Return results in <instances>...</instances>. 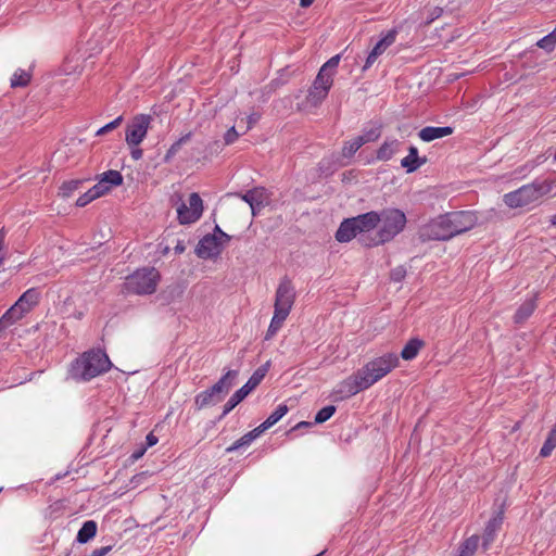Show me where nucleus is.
<instances>
[{"label": "nucleus", "mask_w": 556, "mask_h": 556, "mask_svg": "<svg viewBox=\"0 0 556 556\" xmlns=\"http://www.w3.org/2000/svg\"><path fill=\"white\" fill-rule=\"evenodd\" d=\"M30 80V74L24 70H17L11 78V87H25Z\"/></svg>", "instance_id": "c9c22d12"}, {"label": "nucleus", "mask_w": 556, "mask_h": 556, "mask_svg": "<svg viewBox=\"0 0 556 556\" xmlns=\"http://www.w3.org/2000/svg\"><path fill=\"white\" fill-rule=\"evenodd\" d=\"M536 46L541 49H544L547 52L553 51L556 46V26H555V29L551 34H548V35L544 36L542 39H540L536 42Z\"/></svg>", "instance_id": "4c0bfd02"}, {"label": "nucleus", "mask_w": 556, "mask_h": 556, "mask_svg": "<svg viewBox=\"0 0 556 556\" xmlns=\"http://www.w3.org/2000/svg\"><path fill=\"white\" fill-rule=\"evenodd\" d=\"M424 346L425 342L422 340L413 338L403 348L401 357L405 361H412L418 355L420 349Z\"/></svg>", "instance_id": "5701e85b"}, {"label": "nucleus", "mask_w": 556, "mask_h": 556, "mask_svg": "<svg viewBox=\"0 0 556 556\" xmlns=\"http://www.w3.org/2000/svg\"><path fill=\"white\" fill-rule=\"evenodd\" d=\"M397 31L396 29H390L372 48L369 52L363 71L369 68L377 59L391 46L395 42Z\"/></svg>", "instance_id": "4468645a"}, {"label": "nucleus", "mask_w": 556, "mask_h": 556, "mask_svg": "<svg viewBox=\"0 0 556 556\" xmlns=\"http://www.w3.org/2000/svg\"><path fill=\"white\" fill-rule=\"evenodd\" d=\"M97 522L94 520H88L84 522L83 527L79 529L77 533L76 540L79 543H87L89 540H91L97 534Z\"/></svg>", "instance_id": "393cba45"}, {"label": "nucleus", "mask_w": 556, "mask_h": 556, "mask_svg": "<svg viewBox=\"0 0 556 556\" xmlns=\"http://www.w3.org/2000/svg\"><path fill=\"white\" fill-rule=\"evenodd\" d=\"M89 190H90V195L94 197V199H98L110 191V186H106L101 180H99V182L97 185H94L92 188H90Z\"/></svg>", "instance_id": "37998d69"}, {"label": "nucleus", "mask_w": 556, "mask_h": 556, "mask_svg": "<svg viewBox=\"0 0 556 556\" xmlns=\"http://www.w3.org/2000/svg\"><path fill=\"white\" fill-rule=\"evenodd\" d=\"M108 134L106 130H104V127H101L100 129L97 130L96 135L97 136H103Z\"/></svg>", "instance_id": "0e129e2a"}, {"label": "nucleus", "mask_w": 556, "mask_h": 556, "mask_svg": "<svg viewBox=\"0 0 556 556\" xmlns=\"http://www.w3.org/2000/svg\"><path fill=\"white\" fill-rule=\"evenodd\" d=\"M236 195L250 205L253 216L268 204V194L264 188H254L244 194L236 193Z\"/></svg>", "instance_id": "ddd939ff"}, {"label": "nucleus", "mask_w": 556, "mask_h": 556, "mask_svg": "<svg viewBox=\"0 0 556 556\" xmlns=\"http://www.w3.org/2000/svg\"><path fill=\"white\" fill-rule=\"evenodd\" d=\"M203 202L201 197L193 192L189 195L188 203L181 202L177 207L180 224L195 223L202 215Z\"/></svg>", "instance_id": "6e6552de"}, {"label": "nucleus", "mask_w": 556, "mask_h": 556, "mask_svg": "<svg viewBox=\"0 0 556 556\" xmlns=\"http://www.w3.org/2000/svg\"><path fill=\"white\" fill-rule=\"evenodd\" d=\"M288 410L289 409H288L287 405H285V404L278 405V407L260 426L262 427V429H264V431L269 429L275 424H277L288 413Z\"/></svg>", "instance_id": "cd10ccee"}, {"label": "nucleus", "mask_w": 556, "mask_h": 556, "mask_svg": "<svg viewBox=\"0 0 556 556\" xmlns=\"http://www.w3.org/2000/svg\"><path fill=\"white\" fill-rule=\"evenodd\" d=\"M551 190V181H535L530 185H525L513 192L506 193L504 195V202L511 208L522 207L534 201H538L543 195L547 194Z\"/></svg>", "instance_id": "39448f33"}, {"label": "nucleus", "mask_w": 556, "mask_h": 556, "mask_svg": "<svg viewBox=\"0 0 556 556\" xmlns=\"http://www.w3.org/2000/svg\"><path fill=\"white\" fill-rule=\"evenodd\" d=\"M551 224H552V225H554V226H556V215H553V216L551 217Z\"/></svg>", "instance_id": "338daca9"}, {"label": "nucleus", "mask_w": 556, "mask_h": 556, "mask_svg": "<svg viewBox=\"0 0 556 556\" xmlns=\"http://www.w3.org/2000/svg\"><path fill=\"white\" fill-rule=\"evenodd\" d=\"M379 213L371 211L365 214H361L356 217H352V220L358 232L364 233L375 229L379 224Z\"/></svg>", "instance_id": "dca6fc26"}, {"label": "nucleus", "mask_w": 556, "mask_h": 556, "mask_svg": "<svg viewBox=\"0 0 556 556\" xmlns=\"http://www.w3.org/2000/svg\"><path fill=\"white\" fill-rule=\"evenodd\" d=\"M222 250L223 242L217 241L216 235H206L200 240L197 247V254L199 257L210 258L219 255Z\"/></svg>", "instance_id": "2eb2a0df"}, {"label": "nucleus", "mask_w": 556, "mask_h": 556, "mask_svg": "<svg viewBox=\"0 0 556 556\" xmlns=\"http://www.w3.org/2000/svg\"><path fill=\"white\" fill-rule=\"evenodd\" d=\"M160 280L159 271L153 267H143L126 278L124 283L127 292L135 294H152Z\"/></svg>", "instance_id": "423d86ee"}, {"label": "nucleus", "mask_w": 556, "mask_h": 556, "mask_svg": "<svg viewBox=\"0 0 556 556\" xmlns=\"http://www.w3.org/2000/svg\"><path fill=\"white\" fill-rule=\"evenodd\" d=\"M381 227L370 242H365L364 235L359 238L366 245H378L391 241L403 231L406 225V216L399 208H384L379 213Z\"/></svg>", "instance_id": "f03ea898"}, {"label": "nucleus", "mask_w": 556, "mask_h": 556, "mask_svg": "<svg viewBox=\"0 0 556 556\" xmlns=\"http://www.w3.org/2000/svg\"><path fill=\"white\" fill-rule=\"evenodd\" d=\"M536 303L535 299H530L526 301L521 306L517 309L514 321L515 324H523L535 311Z\"/></svg>", "instance_id": "b1692460"}, {"label": "nucleus", "mask_w": 556, "mask_h": 556, "mask_svg": "<svg viewBox=\"0 0 556 556\" xmlns=\"http://www.w3.org/2000/svg\"><path fill=\"white\" fill-rule=\"evenodd\" d=\"M260 119V115L257 113H252L247 117V126L244 128L240 127L242 132L245 134L248 130H250L255 123Z\"/></svg>", "instance_id": "a18cd8bd"}, {"label": "nucleus", "mask_w": 556, "mask_h": 556, "mask_svg": "<svg viewBox=\"0 0 556 556\" xmlns=\"http://www.w3.org/2000/svg\"><path fill=\"white\" fill-rule=\"evenodd\" d=\"M92 200H96V199H94V197L90 195V190H88L87 192H85L83 195H80L77 199L76 205L79 207H83V206L87 205L89 202H91Z\"/></svg>", "instance_id": "49530a36"}, {"label": "nucleus", "mask_w": 556, "mask_h": 556, "mask_svg": "<svg viewBox=\"0 0 556 556\" xmlns=\"http://www.w3.org/2000/svg\"><path fill=\"white\" fill-rule=\"evenodd\" d=\"M142 153H143V152H142V150H141V149H134V150L131 151V157H132L134 160H140V159L142 157Z\"/></svg>", "instance_id": "4d7b16f0"}, {"label": "nucleus", "mask_w": 556, "mask_h": 556, "mask_svg": "<svg viewBox=\"0 0 556 556\" xmlns=\"http://www.w3.org/2000/svg\"><path fill=\"white\" fill-rule=\"evenodd\" d=\"M240 135L241 134L238 131L236 126L230 127L224 135V144H232L239 138Z\"/></svg>", "instance_id": "c03bdc74"}, {"label": "nucleus", "mask_w": 556, "mask_h": 556, "mask_svg": "<svg viewBox=\"0 0 556 556\" xmlns=\"http://www.w3.org/2000/svg\"><path fill=\"white\" fill-rule=\"evenodd\" d=\"M400 146L399 140L393 139L386 141L377 151V159L379 161H388L397 151Z\"/></svg>", "instance_id": "a878e982"}, {"label": "nucleus", "mask_w": 556, "mask_h": 556, "mask_svg": "<svg viewBox=\"0 0 556 556\" xmlns=\"http://www.w3.org/2000/svg\"><path fill=\"white\" fill-rule=\"evenodd\" d=\"M405 276V269L403 267H396L391 273V278L394 281H401Z\"/></svg>", "instance_id": "09e8293b"}, {"label": "nucleus", "mask_w": 556, "mask_h": 556, "mask_svg": "<svg viewBox=\"0 0 556 556\" xmlns=\"http://www.w3.org/2000/svg\"><path fill=\"white\" fill-rule=\"evenodd\" d=\"M336 413V406L328 405L323 407L315 416V424H323L331 418Z\"/></svg>", "instance_id": "ea45409f"}, {"label": "nucleus", "mask_w": 556, "mask_h": 556, "mask_svg": "<svg viewBox=\"0 0 556 556\" xmlns=\"http://www.w3.org/2000/svg\"><path fill=\"white\" fill-rule=\"evenodd\" d=\"M211 389V392L215 395V397L220 402L226 395L214 384Z\"/></svg>", "instance_id": "8fccbe9b"}, {"label": "nucleus", "mask_w": 556, "mask_h": 556, "mask_svg": "<svg viewBox=\"0 0 556 556\" xmlns=\"http://www.w3.org/2000/svg\"><path fill=\"white\" fill-rule=\"evenodd\" d=\"M332 83L333 78L325 76L324 72L318 73L306 96L307 104L314 108L318 106L326 99Z\"/></svg>", "instance_id": "1a4fd4ad"}, {"label": "nucleus", "mask_w": 556, "mask_h": 556, "mask_svg": "<svg viewBox=\"0 0 556 556\" xmlns=\"http://www.w3.org/2000/svg\"><path fill=\"white\" fill-rule=\"evenodd\" d=\"M479 546V536L468 538L459 547V556H472Z\"/></svg>", "instance_id": "473e14b6"}, {"label": "nucleus", "mask_w": 556, "mask_h": 556, "mask_svg": "<svg viewBox=\"0 0 556 556\" xmlns=\"http://www.w3.org/2000/svg\"><path fill=\"white\" fill-rule=\"evenodd\" d=\"M453 134V128L450 126L445 127H432L428 126L422 128L418 136L422 141L430 142L434 139L443 138Z\"/></svg>", "instance_id": "6ab92c4d"}, {"label": "nucleus", "mask_w": 556, "mask_h": 556, "mask_svg": "<svg viewBox=\"0 0 556 556\" xmlns=\"http://www.w3.org/2000/svg\"><path fill=\"white\" fill-rule=\"evenodd\" d=\"M147 440V445L148 446H153L157 443V438L153 434V433H149L146 438Z\"/></svg>", "instance_id": "864d4df0"}, {"label": "nucleus", "mask_w": 556, "mask_h": 556, "mask_svg": "<svg viewBox=\"0 0 556 556\" xmlns=\"http://www.w3.org/2000/svg\"><path fill=\"white\" fill-rule=\"evenodd\" d=\"M399 364L400 359L396 353H387L371 359L357 371L368 389L396 368Z\"/></svg>", "instance_id": "20e7f679"}, {"label": "nucleus", "mask_w": 556, "mask_h": 556, "mask_svg": "<svg viewBox=\"0 0 556 556\" xmlns=\"http://www.w3.org/2000/svg\"><path fill=\"white\" fill-rule=\"evenodd\" d=\"M238 377V370H228L215 384L226 395Z\"/></svg>", "instance_id": "c85d7f7f"}, {"label": "nucleus", "mask_w": 556, "mask_h": 556, "mask_svg": "<svg viewBox=\"0 0 556 556\" xmlns=\"http://www.w3.org/2000/svg\"><path fill=\"white\" fill-rule=\"evenodd\" d=\"M123 122V116H118L116 117L114 121H112L111 123L104 125V130H106V132H110L112 130H114L115 128H117Z\"/></svg>", "instance_id": "de8ad7c7"}, {"label": "nucleus", "mask_w": 556, "mask_h": 556, "mask_svg": "<svg viewBox=\"0 0 556 556\" xmlns=\"http://www.w3.org/2000/svg\"><path fill=\"white\" fill-rule=\"evenodd\" d=\"M4 238H5V230H4V228H1L0 229V251L3 248Z\"/></svg>", "instance_id": "bf43d9fd"}, {"label": "nucleus", "mask_w": 556, "mask_h": 556, "mask_svg": "<svg viewBox=\"0 0 556 556\" xmlns=\"http://www.w3.org/2000/svg\"><path fill=\"white\" fill-rule=\"evenodd\" d=\"M211 389V392L215 395V397L220 402L226 395L214 384Z\"/></svg>", "instance_id": "3c124183"}, {"label": "nucleus", "mask_w": 556, "mask_h": 556, "mask_svg": "<svg viewBox=\"0 0 556 556\" xmlns=\"http://www.w3.org/2000/svg\"><path fill=\"white\" fill-rule=\"evenodd\" d=\"M81 184L83 180L79 179L65 181L61 187L62 195L68 198Z\"/></svg>", "instance_id": "a19ab883"}, {"label": "nucleus", "mask_w": 556, "mask_h": 556, "mask_svg": "<svg viewBox=\"0 0 556 556\" xmlns=\"http://www.w3.org/2000/svg\"><path fill=\"white\" fill-rule=\"evenodd\" d=\"M503 523V511H500L496 516H494L486 525L483 535H482V547L483 549H488L490 545L493 543L498 530L501 529Z\"/></svg>", "instance_id": "f3484780"}, {"label": "nucleus", "mask_w": 556, "mask_h": 556, "mask_svg": "<svg viewBox=\"0 0 556 556\" xmlns=\"http://www.w3.org/2000/svg\"><path fill=\"white\" fill-rule=\"evenodd\" d=\"M426 163V159H420L418 156V150L416 147L412 146L408 150V155L405 156L402 162H401V165L406 168V172L407 173H413L415 172L416 169H418L422 164Z\"/></svg>", "instance_id": "412c9836"}, {"label": "nucleus", "mask_w": 556, "mask_h": 556, "mask_svg": "<svg viewBox=\"0 0 556 556\" xmlns=\"http://www.w3.org/2000/svg\"><path fill=\"white\" fill-rule=\"evenodd\" d=\"M185 250H186V247H185L184 241L177 240L176 245H175V252L177 254H181L185 252Z\"/></svg>", "instance_id": "5fc2aeb1"}, {"label": "nucleus", "mask_w": 556, "mask_h": 556, "mask_svg": "<svg viewBox=\"0 0 556 556\" xmlns=\"http://www.w3.org/2000/svg\"><path fill=\"white\" fill-rule=\"evenodd\" d=\"M268 363L258 367L253 375L250 377L248 382L237 390L230 399L227 401V403L224 406V412L222 416L227 415L229 412H231L240 402H242L264 379L266 376V372L268 371Z\"/></svg>", "instance_id": "0eeeda50"}, {"label": "nucleus", "mask_w": 556, "mask_h": 556, "mask_svg": "<svg viewBox=\"0 0 556 556\" xmlns=\"http://www.w3.org/2000/svg\"><path fill=\"white\" fill-rule=\"evenodd\" d=\"M40 291L37 288L26 290L15 302V304L23 309L24 314H28L39 304Z\"/></svg>", "instance_id": "a211bd4d"}, {"label": "nucleus", "mask_w": 556, "mask_h": 556, "mask_svg": "<svg viewBox=\"0 0 556 556\" xmlns=\"http://www.w3.org/2000/svg\"><path fill=\"white\" fill-rule=\"evenodd\" d=\"M361 147H363V142L357 137L346 141L342 148V156L346 159L352 157Z\"/></svg>", "instance_id": "e433bc0d"}, {"label": "nucleus", "mask_w": 556, "mask_h": 556, "mask_svg": "<svg viewBox=\"0 0 556 556\" xmlns=\"http://www.w3.org/2000/svg\"><path fill=\"white\" fill-rule=\"evenodd\" d=\"M123 176L122 174L118 172V170H108L103 174H101V178L100 180L106 185V186H110L111 187H114V186H121L123 184Z\"/></svg>", "instance_id": "72a5a7b5"}, {"label": "nucleus", "mask_w": 556, "mask_h": 556, "mask_svg": "<svg viewBox=\"0 0 556 556\" xmlns=\"http://www.w3.org/2000/svg\"><path fill=\"white\" fill-rule=\"evenodd\" d=\"M381 135L379 128H371L368 131L364 132L361 136H357L358 139H362L363 146L368 142L376 141Z\"/></svg>", "instance_id": "79ce46f5"}, {"label": "nucleus", "mask_w": 556, "mask_h": 556, "mask_svg": "<svg viewBox=\"0 0 556 556\" xmlns=\"http://www.w3.org/2000/svg\"><path fill=\"white\" fill-rule=\"evenodd\" d=\"M477 220V216L472 212H450L422 225L418 230V237L422 242L450 240L455 236L472 229Z\"/></svg>", "instance_id": "f257e3e1"}, {"label": "nucleus", "mask_w": 556, "mask_h": 556, "mask_svg": "<svg viewBox=\"0 0 556 556\" xmlns=\"http://www.w3.org/2000/svg\"><path fill=\"white\" fill-rule=\"evenodd\" d=\"M295 292L291 281L283 278L276 291L275 311L289 315L294 303Z\"/></svg>", "instance_id": "9b49d317"}, {"label": "nucleus", "mask_w": 556, "mask_h": 556, "mask_svg": "<svg viewBox=\"0 0 556 556\" xmlns=\"http://www.w3.org/2000/svg\"><path fill=\"white\" fill-rule=\"evenodd\" d=\"M339 62H340V55L337 54L332 58H330L323 66L319 70L318 73H323L324 72V75L325 76H330L331 78L333 77V73H334V70L337 68V66L339 65Z\"/></svg>", "instance_id": "58836bf2"}, {"label": "nucleus", "mask_w": 556, "mask_h": 556, "mask_svg": "<svg viewBox=\"0 0 556 556\" xmlns=\"http://www.w3.org/2000/svg\"><path fill=\"white\" fill-rule=\"evenodd\" d=\"M151 122V116L146 114L132 118L126 130V142L129 146H138L144 139Z\"/></svg>", "instance_id": "9d476101"}, {"label": "nucleus", "mask_w": 556, "mask_h": 556, "mask_svg": "<svg viewBox=\"0 0 556 556\" xmlns=\"http://www.w3.org/2000/svg\"><path fill=\"white\" fill-rule=\"evenodd\" d=\"M311 426H312V424H311V422H308V421H301V422H299V424L293 428V430H295V429H300V428H305V427H311Z\"/></svg>", "instance_id": "052dcab7"}, {"label": "nucleus", "mask_w": 556, "mask_h": 556, "mask_svg": "<svg viewBox=\"0 0 556 556\" xmlns=\"http://www.w3.org/2000/svg\"><path fill=\"white\" fill-rule=\"evenodd\" d=\"M313 2L314 0H300V5L302 8H308Z\"/></svg>", "instance_id": "e2e57ef3"}, {"label": "nucleus", "mask_w": 556, "mask_h": 556, "mask_svg": "<svg viewBox=\"0 0 556 556\" xmlns=\"http://www.w3.org/2000/svg\"><path fill=\"white\" fill-rule=\"evenodd\" d=\"M220 232H223V230L219 228L218 225H216L215 228H214V233L213 235L219 236Z\"/></svg>", "instance_id": "69168bd1"}, {"label": "nucleus", "mask_w": 556, "mask_h": 556, "mask_svg": "<svg viewBox=\"0 0 556 556\" xmlns=\"http://www.w3.org/2000/svg\"><path fill=\"white\" fill-rule=\"evenodd\" d=\"M108 355L101 350H92L84 353L74 366V376L88 381L111 368Z\"/></svg>", "instance_id": "7ed1b4c3"}, {"label": "nucleus", "mask_w": 556, "mask_h": 556, "mask_svg": "<svg viewBox=\"0 0 556 556\" xmlns=\"http://www.w3.org/2000/svg\"><path fill=\"white\" fill-rule=\"evenodd\" d=\"M442 12H443L442 8H440V7L433 8V10L431 11V18H430L429 23L434 21L435 18L440 17Z\"/></svg>", "instance_id": "603ef678"}, {"label": "nucleus", "mask_w": 556, "mask_h": 556, "mask_svg": "<svg viewBox=\"0 0 556 556\" xmlns=\"http://www.w3.org/2000/svg\"><path fill=\"white\" fill-rule=\"evenodd\" d=\"M556 447V422L553 429L551 430L547 439L545 440L541 451L540 455L542 457H547L551 455L552 451Z\"/></svg>", "instance_id": "f704fd0d"}, {"label": "nucleus", "mask_w": 556, "mask_h": 556, "mask_svg": "<svg viewBox=\"0 0 556 556\" xmlns=\"http://www.w3.org/2000/svg\"><path fill=\"white\" fill-rule=\"evenodd\" d=\"M264 432V429H262L261 426L256 427L252 431L244 434L242 438L237 440L229 448L228 451H235L240 448L241 446H245L251 444L258 435H261Z\"/></svg>", "instance_id": "bb28decb"}, {"label": "nucleus", "mask_w": 556, "mask_h": 556, "mask_svg": "<svg viewBox=\"0 0 556 556\" xmlns=\"http://www.w3.org/2000/svg\"><path fill=\"white\" fill-rule=\"evenodd\" d=\"M287 317H288V315H286V314H282L280 312H276V311L274 312V316L271 318L270 325H269L266 336H265L266 340H269L277 333V331L281 328V326Z\"/></svg>", "instance_id": "c756f323"}, {"label": "nucleus", "mask_w": 556, "mask_h": 556, "mask_svg": "<svg viewBox=\"0 0 556 556\" xmlns=\"http://www.w3.org/2000/svg\"><path fill=\"white\" fill-rule=\"evenodd\" d=\"M366 389V383H364L358 371H356L354 375L340 382L337 386L334 393L340 399H348Z\"/></svg>", "instance_id": "f8f14e48"}, {"label": "nucleus", "mask_w": 556, "mask_h": 556, "mask_svg": "<svg viewBox=\"0 0 556 556\" xmlns=\"http://www.w3.org/2000/svg\"><path fill=\"white\" fill-rule=\"evenodd\" d=\"M4 256L0 255V265L3 263Z\"/></svg>", "instance_id": "774afa93"}, {"label": "nucleus", "mask_w": 556, "mask_h": 556, "mask_svg": "<svg viewBox=\"0 0 556 556\" xmlns=\"http://www.w3.org/2000/svg\"><path fill=\"white\" fill-rule=\"evenodd\" d=\"M25 316L22 308H20L15 303L3 314L0 319V327H4L5 329L21 320Z\"/></svg>", "instance_id": "4be33fe9"}, {"label": "nucleus", "mask_w": 556, "mask_h": 556, "mask_svg": "<svg viewBox=\"0 0 556 556\" xmlns=\"http://www.w3.org/2000/svg\"><path fill=\"white\" fill-rule=\"evenodd\" d=\"M191 137H192V132L189 131L186 135H184L182 137H180L177 141H175L170 146V148L167 150L164 161L166 163H168L172 160V157L178 153V151L181 149V147L191 140Z\"/></svg>", "instance_id": "2f4dec72"}, {"label": "nucleus", "mask_w": 556, "mask_h": 556, "mask_svg": "<svg viewBox=\"0 0 556 556\" xmlns=\"http://www.w3.org/2000/svg\"><path fill=\"white\" fill-rule=\"evenodd\" d=\"M219 403L215 395L211 392V389H207L195 397V406L198 409H202L204 407L215 405Z\"/></svg>", "instance_id": "7c9ffc66"}, {"label": "nucleus", "mask_w": 556, "mask_h": 556, "mask_svg": "<svg viewBox=\"0 0 556 556\" xmlns=\"http://www.w3.org/2000/svg\"><path fill=\"white\" fill-rule=\"evenodd\" d=\"M358 230L352 218L344 219L336 232V239L339 242H349L358 235Z\"/></svg>", "instance_id": "aec40b11"}, {"label": "nucleus", "mask_w": 556, "mask_h": 556, "mask_svg": "<svg viewBox=\"0 0 556 556\" xmlns=\"http://www.w3.org/2000/svg\"><path fill=\"white\" fill-rule=\"evenodd\" d=\"M144 451H146V448H141V450H139V451H137V452H135V453L132 454V458H134V459H138V458H140V457L143 455Z\"/></svg>", "instance_id": "680f3d73"}, {"label": "nucleus", "mask_w": 556, "mask_h": 556, "mask_svg": "<svg viewBox=\"0 0 556 556\" xmlns=\"http://www.w3.org/2000/svg\"><path fill=\"white\" fill-rule=\"evenodd\" d=\"M159 248H160V252H161L162 255H166L169 252V245L168 244H164L163 242H161L159 244Z\"/></svg>", "instance_id": "13d9d810"}, {"label": "nucleus", "mask_w": 556, "mask_h": 556, "mask_svg": "<svg viewBox=\"0 0 556 556\" xmlns=\"http://www.w3.org/2000/svg\"><path fill=\"white\" fill-rule=\"evenodd\" d=\"M216 239L217 241H222L224 247L230 240V236L223 231L219 236L216 235Z\"/></svg>", "instance_id": "6e6d98bb"}]
</instances>
